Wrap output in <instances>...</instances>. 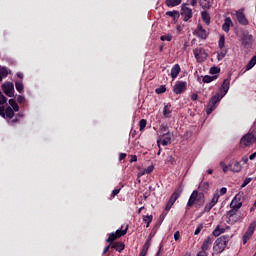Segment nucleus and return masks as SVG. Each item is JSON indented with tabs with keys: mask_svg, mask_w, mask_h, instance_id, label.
Returning a JSON list of instances; mask_svg holds the SVG:
<instances>
[{
	"mask_svg": "<svg viewBox=\"0 0 256 256\" xmlns=\"http://www.w3.org/2000/svg\"><path fill=\"white\" fill-rule=\"evenodd\" d=\"M197 256H207V252L200 251Z\"/></svg>",
	"mask_w": 256,
	"mask_h": 256,
	"instance_id": "64",
	"label": "nucleus"
},
{
	"mask_svg": "<svg viewBox=\"0 0 256 256\" xmlns=\"http://www.w3.org/2000/svg\"><path fill=\"white\" fill-rule=\"evenodd\" d=\"M236 19L240 25H249V20L247 19V16H245V13H243V10H238L236 12Z\"/></svg>",
	"mask_w": 256,
	"mask_h": 256,
	"instance_id": "15",
	"label": "nucleus"
},
{
	"mask_svg": "<svg viewBox=\"0 0 256 256\" xmlns=\"http://www.w3.org/2000/svg\"><path fill=\"white\" fill-rule=\"evenodd\" d=\"M219 197L220 195L218 192L214 193L210 202L213 203L214 205H217V203H219Z\"/></svg>",
	"mask_w": 256,
	"mask_h": 256,
	"instance_id": "41",
	"label": "nucleus"
},
{
	"mask_svg": "<svg viewBox=\"0 0 256 256\" xmlns=\"http://www.w3.org/2000/svg\"><path fill=\"white\" fill-rule=\"evenodd\" d=\"M215 207V204L212 202H209L204 207V213H209L213 208Z\"/></svg>",
	"mask_w": 256,
	"mask_h": 256,
	"instance_id": "39",
	"label": "nucleus"
},
{
	"mask_svg": "<svg viewBox=\"0 0 256 256\" xmlns=\"http://www.w3.org/2000/svg\"><path fill=\"white\" fill-rule=\"evenodd\" d=\"M256 65V55L251 58V60L246 65V70L249 71L251 68Z\"/></svg>",
	"mask_w": 256,
	"mask_h": 256,
	"instance_id": "36",
	"label": "nucleus"
},
{
	"mask_svg": "<svg viewBox=\"0 0 256 256\" xmlns=\"http://www.w3.org/2000/svg\"><path fill=\"white\" fill-rule=\"evenodd\" d=\"M255 158H256V152L252 153V154L249 156L250 161L255 160Z\"/></svg>",
	"mask_w": 256,
	"mask_h": 256,
	"instance_id": "63",
	"label": "nucleus"
},
{
	"mask_svg": "<svg viewBox=\"0 0 256 256\" xmlns=\"http://www.w3.org/2000/svg\"><path fill=\"white\" fill-rule=\"evenodd\" d=\"M197 99H199V95L197 93H193L191 95V101H197Z\"/></svg>",
	"mask_w": 256,
	"mask_h": 256,
	"instance_id": "56",
	"label": "nucleus"
},
{
	"mask_svg": "<svg viewBox=\"0 0 256 256\" xmlns=\"http://www.w3.org/2000/svg\"><path fill=\"white\" fill-rule=\"evenodd\" d=\"M165 91H167V87H165V85H161L160 87L155 89V93L157 95H161V94L165 93Z\"/></svg>",
	"mask_w": 256,
	"mask_h": 256,
	"instance_id": "38",
	"label": "nucleus"
},
{
	"mask_svg": "<svg viewBox=\"0 0 256 256\" xmlns=\"http://www.w3.org/2000/svg\"><path fill=\"white\" fill-rule=\"evenodd\" d=\"M193 54L198 63H203V61H206V59L209 57V54H207L205 49L200 47L195 48L193 50Z\"/></svg>",
	"mask_w": 256,
	"mask_h": 256,
	"instance_id": "7",
	"label": "nucleus"
},
{
	"mask_svg": "<svg viewBox=\"0 0 256 256\" xmlns=\"http://www.w3.org/2000/svg\"><path fill=\"white\" fill-rule=\"evenodd\" d=\"M194 35L199 39H207L208 37L207 30H205L201 24L197 26Z\"/></svg>",
	"mask_w": 256,
	"mask_h": 256,
	"instance_id": "18",
	"label": "nucleus"
},
{
	"mask_svg": "<svg viewBox=\"0 0 256 256\" xmlns=\"http://www.w3.org/2000/svg\"><path fill=\"white\" fill-rule=\"evenodd\" d=\"M165 15H166L167 17L173 18V21H175V22L179 21V17H181L180 12L177 11V10L167 11V12L165 13Z\"/></svg>",
	"mask_w": 256,
	"mask_h": 256,
	"instance_id": "22",
	"label": "nucleus"
},
{
	"mask_svg": "<svg viewBox=\"0 0 256 256\" xmlns=\"http://www.w3.org/2000/svg\"><path fill=\"white\" fill-rule=\"evenodd\" d=\"M179 73H181V66H179V64H175L171 69L172 79H177V77H179Z\"/></svg>",
	"mask_w": 256,
	"mask_h": 256,
	"instance_id": "24",
	"label": "nucleus"
},
{
	"mask_svg": "<svg viewBox=\"0 0 256 256\" xmlns=\"http://www.w3.org/2000/svg\"><path fill=\"white\" fill-rule=\"evenodd\" d=\"M227 193V189L225 187H222L220 189V195H225Z\"/></svg>",
	"mask_w": 256,
	"mask_h": 256,
	"instance_id": "61",
	"label": "nucleus"
},
{
	"mask_svg": "<svg viewBox=\"0 0 256 256\" xmlns=\"http://www.w3.org/2000/svg\"><path fill=\"white\" fill-rule=\"evenodd\" d=\"M183 3V0H165V5L167 7H177L178 5H181Z\"/></svg>",
	"mask_w": 256,
	"mask_h": 256,
	"instance_id": "28",
	"label": "nucleus"
},
{
	"mask_svg": "<svg viewBox=\"0 0 256 256\" xmlns=\"http://www.w3.org/2000/svg\"><path fill=\"white\" fill-rule=\"evenodd\" d=\"M162 138V140H157L158 147H161V145H163V147H167V145L171 144V132L163 134Z\"/></svg>",
	"mask_w": 256,
	"mask_h": 256,
	"instance_id": "16",
	"label": "nucleus"
},
{
	"mask_svg": "<svg viewBox=\"0 0 256 256\" xmlns=\"http://www.w3.org/2000/svg\"><path fill=\"white\" fill-rule=\"evenodd\" d=\"M17 101H18V103H25V98L23 96L19 95L17 97Z\"/></svg>",
	"mask_w": 256,
	"mask_h": 256,
	"instance_id": "57",
	"label": "nucleus"
},
{
	"mask_svg": "<svg viewBox=\"0 0 256 256\" xmlns=\"http://www.w3.org/2000/svg\"><path fill=\"white\" fill-rule=\"evenodd\" d=\"M218 47L219 49H223V47H225V36L222 35L219 38V42H218Z\"/></svg>",
	"mask_w": 256,
	"mask_h": 256,
	"instance_id": "42",
	"label": "nucleus"
},
{
	"mask_svg": "<svg viewBox=\"0 0 256 256\" xmlns=\"http://www.w3.org/2000/svg\"><path fill=\"white\" fill-rule=\"evenodd\" d=\"M222 233H225V230L223 228H221L220 226H217L214 231L212 232V235L214 237H219V235H221Z\"/></svg>",
	"mask_w": 256,
	"mask_h": 256,
	"instance_id": "34",
	"label": "nucleus"
},
{
	"mask_svg": "<svg viewBox=\"0 0 256 256\" xmlns=\"http://www.w3.org/2000/svg\"><path fill=\"white\" fill-rule=\"evenodd\" d=\"M255 137V134L251 132L245 134L240 140V145L242 147H249V145H252L253 142L255 143Z\"/></svg>",
	"mask_w": 256,
	"mask_h": 256,
	"instance_id": "8",
	"label": "nucleus"
},
{
	"mask_svg": "<svg viewBox=\"0 0 256 256\" xmlns=\"http://www.w3.org/2000/svg\"><path fill=\"white\" fill-rule=\"evenodd\" d=\"M203 229V224H199L194 232V235H199L201 233V230Z\"/></svg>",
	"mask_w": 256,
	"mask_h": 256,
	"instance_id": "54",
	"label": "nucleus"
},
{
	"mask_svg": "<svg viewBox=\"0 0 256 256\" xmlns=\"http://www.w3.org/2000/svg\"><path fill=\"white\" fill-rule=\"evenodd\" d=\"M12 108H13L12 110L14 112H18L19 111V104L16 103V105L12 106Z\"/></svg>",
	"mask_w": 256,
	"mask_h": 256,
	"instance_id": "62",
	"label": "nucleus"
},
{
	"mask_svg": "<svg viewBox=\"0 0 256 256\" xmlns=\"http://www.w3.org/2000/svg\"><path fill=\"white\" fill-rule=\"evenodd\" d=\"M240 41L241 49H251V47H253V43H255V38H253L251 33H249V30H241Z\"/></svg>",
	"mask_w": 256,
	"mask_h": 256,
	"instance_id": "2",
	"label": "nucleus"
},
{
	"mask_svg": "<svg viewBox=\"0 0 256 256\" xmlns=\"http://www.w3.org/2000/svg\"><path fill=\"white\" fill-rule=\"evenodd\" d=\"M189 3H183L181 5V10H180V16L182 17L183 21H191L193 19V9L187 7Z\"/></svg>",
	"mask_w": 256,
	"mask_h": 256,
	"instance_id": "6",
	"label": "nucleus"
},
{
	"mask_svg": "<svg viewBox=\"0 0 256 256\" xmlns=\"http://www.w3.org/2000/svg\"><path fill=\"white\" fill-rule=\"evenodd\" d=\"M243 207V202H241V198H239V195H236L233 200L230 203V211H238Z\"/></svg>",
	"mask_w": 256,
	"mask_h": 256,
	"instance_id": "13",
	"label": "nucleus"
},
{
	"mask_svg": "<svg viewBox=\"0 0 256 256\" xmlns=\"http://www.w3.org/2000/svg\"><path fill=\"white\" fill-rule=\"evenodd\" d=\"M231 27H233V20H231V17L225 18L224 23L222 25V31H224L225 33H229Z\"/></svg>",
	"mask_w": 256,
	"mask_h": 256,
	"instance_id": "20",
	"label": "nucleus"
},
{
	"mask_svg": "<svg viewBox=\"0 0 256 256\" xmlns=\"http://www.w3.org/2000/svg\"><path fill=\"white\" fill-rule=\"evenodd\" d=\"M0 75L1 77H7V75H9V71L7 70V68L5 67L0 68Z\"/></svg>",
	"mask_w": 256,
	"mask_h": 256,
	"instance_id": "45",
	"label": "nucleus"
},
{
	"mask_svg": "<svg viewBox=\"0 0 256 256\" xmlns=\"http://www.w3.org/2000/svg\"><path fill=\"white\" fill-rule=\"evenodd\" d=\"M149 250H145V248H142L139 256H147V253H148Z\"/></svg>",
	"mask_w": 256,
	"mask_h": 256,
	"instance_id": "58",
	"label": "nucleus"
},
{
	"mask_svg": "<svg viewBox=\"0 0 256 256\" xmlns=\"http://www.w3.org/2000/svg\"><path fill=\"white\" fill-rule=\"evenodd\" d=\"M2 90L7 97H13L15 92V85L12 82H6L2 85Z\"/></svg>",
	"mask_w": 256,
	"mask_h": 256,
	"instance_id": "11",
	"label": "nucleus"
},
{
	"mask_svg": "<svg viewBox=\"0 0 256 256\" xmlns=\"http://www.w3.org/2000/svg\"><path fill=\"white\" fill-rule=\"evenodd\" d=\"M194 205H197L198 207H203V205H205V194L194 190L191 193L187 202L186 211H189V209H191V207H193Z\"/></svg>",
	"mask_w": 256,
	"mask_h": 256,
	"instance_id": "1",
	"label": "nucleus"
},
{
	"mask_svg": "<svg viewBox=\"0 0 256 256\" xmlns=\"http://www.w3.org/2000/svg\"><path fill=\"white\" fill-rule=\"evenodd\" d=\"M117 236L115 234V232H112L109 234L108 238L106 239L107 243H110V245H113L114 241H117Z\"/></svg>",
	"mask_w": 256,
	"mask_h": 256,
	"instance_id": "35",
	"label": "nucleus"
},
{
	"mask_svg": "<svg viewBox=\"0 0 256 256\" xmlns=\"http://www.w3.org/2000/svg\"><path fill=\"white\" fill-rule=\"evenodd\" d=\"M119 193H121V188L114 189L111 193V198L110 199H114V197H117V195H119Z\"/></svg>",
	"mask_w": 256,
	"mask_h": 256,
	"instance_id": "48",
	"label": "nucleus"
},
{
	"mask_svg": "<svg viewBox=\"0 0 256 256\" xmlns=\"http://www.w3.org/2000/svg\"><path fill=\"white\" fill-rule=\"evenodd\" d=\"M5 103H7V97L0 92V105H5Z\"/></svg>",
	"mask_w": 256,
	"mask_h": 256,
	"instance_id": "51",
	"label": "nucleus"
},
{
	"mask_svg": "<svg viewBox=\"0 0 256 256\" xmlns=\"http://www.w3.org/2000/svg\"><path fill=\"white\" fill-rule=\"evenodd\" d=\"M15 88H16V90L18 91V93H23V89H24L25 87L23 86V82H21V81H16V82H15Z\"/></svg>",
	"mask_w": 256,
	"mask_h": 256,
	"instance_id": "37",
	"label": "nucleus"
},
{
	"mask_svg": "<svg viewBox=\"0 0 256 256\" xmlns=\"http://www.w3.org/2000/svg\"><path fill=\"white\" fill-rule=\"evenodd\" d=\"M109 249H111V244H109L108 246H105L102 255H107V253H109Z\"/></svg>",
	"mask_w": 256,
	"mask_h": 256,
	"instance_id": "55",
	"label": "nucleus"
},
{
	"mask_svg": "<svg viewBox=\"0 0 256 256\" xmlns=\"http://www.w3.org/2000/svg\"><path fill=\"white\" fill-rule=\"evenodd\" d=\"M7 117L8 119H13V117H15V112L13 110V108H11V106H8L5 110H4V117Z\"/></svg>",
	"mask_w": 256,
	"mask_h": 256,
	"instance_id": "29",
	"label": "nucleus"
},
{
	"mask_svg": "<svg viewBox=\"0 0 256 256\" xmlns=\"http://www.w3.org/2000/svg\"><path fill=\"white\" fill-rule=\"evenodd\" d=\"M127 231H129V224L126 225L124 230H123V226H121V229L116 230L114 234L119 239L121 237H125V235H127Z\"/></svg>",
	"mask_w": 256,
	"mask_h": 256,
	"instance_id": "23",
	"label": "nucleus"
},
{
	"mask_svg": "<svg viewBox=\"0 0 256 256\" xmlns=\"http://www.w3.org/2000/svg\"><path fill=\"white\" fill-rule=\"evenodd\" d=\"M251 181H253L252 178H245V180L241 184V189H244V187H247V185H249V183H251Z\"/></svg>",
	"mask_w": 256,
	"mask_h": 256,
	"instance_id": "46",
	"label": "nucleus"
},
{
	"mask_svg": "<svg viewBox=\"0 0 256 256\" xmlns=\"http://www.w3.org/2000/svg\"><path fill=\"white\" fill-rule=\"evenodd\" d=\"M230 85H231V78L224 79L221 87L219 88V92L218 93H220V95L222 97H225V95H227V93L229 92Z\"/></svg>",
	"mask_w": 256,
	"mask_h": 256,
	"instance_id": "12",
	"label": "nucleus"
},
{
	"mask_svg": "<svg viewBox=\"0 0 256 256\" xmlns=\"http://www.w3.org/2000/svg\"><path fill=\"white\" fill-rule=\"evenodd\" d=\"M171 113H172L171 105L169 104L165 105L163 109V115L165 119H171Z\"/></svg>",
	"mask_w": 256,
	"mask_h": 256,
	"instance_id": "30",
	"label": "nucleus"
},
{
	"mask_svg": "<svg viewBox=\"0 0 256 256\" xmlns=\"http://www.w3.org/2000/svg\"><path fill=\"white\" fill-rule=\"evenodd\" d=\"M187 91V82L185 81H177L173 86V93L175 95H182V93Z\"/></svg>",
	"mask_w": 256,
	"mask_h": 256,
	"instance_id": "9",
	"label": "nucleus"
},
{
	"mask_svg": "<svg viewBox=\"0 0 256 256\" xmlns=\"http://www.w3.org/2000/svg\"><path fill=\"white\" fill-rule=\"evenodd\" d=\"M217 75L214 76H209V75H205L202 79L203 83H212V81H215V79H217Z\"/></svg>",
	"mask_w": 256,
	"mask_h": 256,
	"instance_id": "32",
	"label": "nucleus"
},
{
	"mask_svg": "<svg viewBox=\"0 0 256 256\" xmlns=\"http://www.w3.org/2000/svg\"><path fill=\"white\" fill-rule=\"evenodd\" d=\"M161 41H172L173 40V36L171 35H163L160 37Z\"/></svg>",
	"mask_w": 256,
	"mask_h": 256,
	"instance_id": "49",
	"label": "nucleus"
},
{
	"mask_svg": "<svg viewBox=\"0 0 256 256\" xmlns=\"http://www.w3.org/2000/svg\"><path fill=\"white\" fill-rule=\"evenodd\" d=\"M137 161V155H131L130 163H135Z\"/></svg>",
	"mask_w": 256,
	"mask_h": 256,
	"instance_id": "59",
	"label": "nucleus"
},
{
	"mask_svg": "<svg viewBox=\"0 0 256 256\" xmlns=\"http://www.w3.org/2000/svg\"><path fill=\"white\" fill-rule=\"evenodd\" d=\"M223 97L224 96H222L221 93H216L214 96L210 98L206 108L207 115H211V113H213V111L217 109V104L220 103Z\"/></svg>",
	"mask_w": 256,
	"mask_h": 256,
	"instance_id": "4",
	"label": "nucleus"
},
{
	"mask_svg": "<svg viewBox=\"0 0 256 256\" xmlns=\"http://www.w3.org/2000/svg\"><path fill=\"white\" fill-rule=\"evenodd\" d=\"M220 72H221V68L217 66H213L209 70L210 75H217V73H220Z\"/></svg>",
	"mask_w": 256,
	"mask_h": 256,
	"instance_id": "40",
	"label": "nucleus"
},
{
	"mask_svg": "<svg viewBox=\"0 0 256 256\" xmlns=\"http://www.w3.org/2000/svg\"><path fill=\"white\" fill-rule=\"evenodd\" d=\"M154 170H155V166L152 164L147 168H145L143 172H141V175H151V173H153Z\"/></svg>",
	"mask_w": 256,
	"mask_h": 256,
	"instance_id": "31",
	"label": "nucleus"
},
{
	"mask_svg": "<svg viewBox=\"0 0 256 256\" xmlns=\"http://www.w3.org/2000/svg\"><path fill=\"white\" fill-rule=\"evenodd\" d=\"M255 227H256V222L250 223L247 231L243 235V245H246L247 241L253 237V234L255 233Z\"/></svg>",
	"mask_w": 256,
	"mask_h": 256,
	"instance_id": "10",
	"label": "nucleus"
},
{
	"mask_svg": "<svg viewBox=\"0 0 256 256\" xmlns=\"http://www.w3.org/2000/svg\"><path fill=\"white\" fill-rule=\"evenodd\" d=\"M154 233H150L145 244L143 245L142 249H145L146 251H149V247H151V241L155 237V233H157V230L153 228Z\"/></svg>",
	"mask_w": 256,
	"mask_h": 256,
	"instance_id": "21",
	"label": "nucleus"
},
{
	"mask_svg": "<svg viewBox=\"0 0 256 256\" xmlns=\"http://www.w3.org/2000/svg\"><path fill=\"white\" fill-rule=\"evenodd\" d=\"M139 127H140V131H144L145 128L147 127V120L141 119L139 121Z\"/></svg>",
	"mask_w": 256,
	"mask_h": 256,
	"instance_id": "43",
	"label": "nucleus"
},
{
	"mask_svg": "<svg viewBox=\"0 0 256 256\" xmlns=\"http://www.w3.org/2000/svg\"><path fill=\"white\" fill-rule=\"evenodd\" d=\"M226 219L228 225H235V223H239L243 217L241 216V212L229 210L226 214Z\"/></svg>",
	"mask_w": 256,
	"mask_h": 256,
	"instance_id": "5",
	"label": "nucleus"
},
{
	"mask_svg": "<svg viewBox=\"0 0 256 256\" xmlns=\"http://www.w3.org/2000/svg\"><path fill=\"white\" fill-rule=\"evenodd\" d=\"M166 163H170V165H175V158L173 156H167Z\"/></svg>",
	"mask_w": 256,
	"mask_h": 256,
	"instance_id": "50",
	"label": "nucleus"
},
{
	"mask_svg": "<svg viewBox=\"0 0 256 256\" xmlns=\"http://www.w3.org/2000/svg\"><path fill=\"white\" fill-rule=\"evenodd\" d=\"M143 221L146 223V227L149 228V225L153 222V215H145L143 216Z\"/></svg>",
	"mask_w": 256,
	"mask_h": 256,
	"instance_id": "33",
	"label": "nucleus"
},
{
	"mask_svg": "<svg viewBox=\"0 0 256 256\" xmlns=\"http://www.w3.org/2000/svg\"><path fill=\"white\" fill-rule=\"evenodd\" d=\"M202 188V191H208L209 190V182H204L200 185Z\"/></svg>",
	"mask_w": 256,
	"mask_h": 256,
	"instance_id": "52",
	"label": "nucleus"
},
{
	"mask_svg": "<svg viewBox=\"0 0 256 256\" xmlns=\"http://www.w3.org/2000/svg\"><path fill=\"white\" fill-rule=\"evenodd\" d=\"M214 238L213 236H208L202 243L201 251L207 253L209 249H211V245H213Z\"/></svg>",
	"mask_w": 256,
	"mask_h": 256,
	"instance_id": "17",
	"label": "nucleus"
},
{
	"mask_svg": "<svg viewBox=\"0 0 256 256\" xmlns=\"http://www.w3.org/2000/svg\"><path fill=\"white\" fill-rule=\"evenodd\" d=\"M111 249H115L118 253H121L125 249V243L123 242H114L111 244Z\"/></svg>",
	"mask_w": 256,
	"mask_h": 256,
	"instance_id": "26",
	"label": "nucleus"
},
{
	"mask_svg": "<svg viewBox=\"0 0 256 256\" xmlns=\"http://www.w3.org/2000/svg\"><path fill=\"white\" fill-rule=\"evenodd\" d=\"M181 193H183V183H180L177 189L172 193L169 199L170 203L175 205V201L181 197Z\"/></svg>",
	"mask_w": 256,
	"mask_h": 256,
	"instance_id": "14",
	"label": "nucleus"
},
{
	"mask_svg": "<svg viewBox=\"0 0 256 256\" xmlns=\"http://www.w3.org/2000/svg\"><path fill=\"white\" fill-rule=\"evenodd\" d=\"M227 243H229V236L224 235L216 239L213 246L214 253L217 255H219V253H223L227 247Z\"/></svg>",
	"mask_w": 256,
	"mask_h": 256,
	"instance_id": "3",
	"label": "nucleus"
},
{
	"mask_svg": "<svg viewBox=\"0 0 256 256\" xmlns=\"http://www.w3.org/2000/svg\"><path fill=\"white\" fill-rule=\"evenodd\" d=\"M225 55H227V51H221L220 53H218L217 55L218 61H223V59H225Z\"/></svg>",
	"mask_w": 256,
	"mask_h": 256,
	"instance_id": "47",
	"label": "nucleus"
},
{
	"mask_svg": "<svg viewBox=\"0 0 256 256\" xmlns=\"http://www.w3.org/2000/svg\"><path fill=\"white\" fill-rule=\"evenodd\" d=\"M174 204H171L170 201H168V203L165 206V212L169 213V211H171V208L173 207Z\"/></svg>",
	"mask_w": 256,
	"mask_h": 256,
	"instance_id": "53",
	"label": "nucleus"
},
{
	"mask_svg": "<svg viewBox=\"0 0 256 256\" xmlns=\"http://www.w3.org/2000/svg\"><path fill=\"white\" fill-rule=\"evenodd\" d=\"M220 167L223 170L224 173H227V171H229L230 167L229 164H225V162H220Z\"/></svg>",
	"mask_w": 256,
	"mask_h": 256,
	"instance_id": "44",
	"label": "nucleus"
},
{
	"mask_svg": "<svg viewBox=\"0 0 256 256\" xmlns=\"http://www.w3.org/2000/svg\"><path fill=\"white\" fill-rule=\"evenodd\" d=\"M229 167L232 173H241V169H242L241 162L233 160L229 163Z\"/></svg>",
	"mask_w": 256,
	"mask_h": 256,
	"instance_id": "19",
	"label": "nucleus"
},
{
	"mask_svg": "<svg viewBox=\"0 0 256 256\" xmlns=\"http://www.w3.org/2000/svg\"><path fill=\"white\" fill-rule=\"evenodd\" d=\"M200 7L202 9L206 10L209 9L210 7H213V0H199Z\"/></svg>",
	"mask_w": 256,
	"mask_h": 256,
	"instance_id": "27",
	"label": "nucleus"
},
{
	"mask_svg": "<svg viewBox=\"0 0 256 256\" xmlns=\"http://www.w3.org/2000/svg\"><path fill=\"white\" fill-rule=\"evenodd\" d=\"M179 237H181V234H179V231L174 233V239L175 241H179Z\"/></svg>",
	"mask_w": 256,
	"mask_h": 256,
	"instance_id": "60",
	"label": "nucleus"
},
{
	"mask_svg": "<svg viewBox=\"0 0 256 256\" xmlns=\"http://www.w3.org/2000/svg\"><path fill=\"white\" fill-rule=\"evenodd\" d=\"M201 19L205 23V25L211 24V15L206 10L201 12Z\"/></svg>",
	"mask_w": 256,
	"mask_h": 256,
	"instance_id": "25",
	"label": "nucleus"
}]
</instances>
